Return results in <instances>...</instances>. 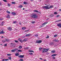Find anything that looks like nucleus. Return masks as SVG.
Returning <instances> with one entry per match:
<instances>
[{
  "label": "nucleus",
  "instance_id": "obj_54",
  "mask_svg": "<svg viewBox=\"0 0 61 61\" xmlns=\"http://www.w3.org/2000/svg\"><path fill=\"white\" fill-rule=\"evenodd\" d=\"M52 58L53 59H55V57H52Z\"/></svg>",
  "mask_w": 61,
  "mask_h": 61
},
{
  "label": "nucleus",
  "instance_id": "obj_45",
  "mask_svg": "<svg viewBox=\"0 0 61 61\" xmlns=\"http://www.w3.org/2000/svg\"><path fill=\"white\" fill-rule=\"evenodd\" d=\"M4 2H7V1L6 0H3Z\"/></svg>",
  "mask_w": 61,
  "mask_h": 61
},
{
  "label": "nucleus",
  "instance_id": "obj_50",
  "mask_svg": "<svg viewBox=\"0 0 61 61\" xmlns=\"http://www.w3.org/2000/svg\"><path fill=\"white\" fill-rule=\"evenodd\" d=\"M60 16V15H58L57 16H56V17H59V16Z\"/></svg>",
  "mask_w": 61,
  "mask_h": 61
},
{
  "label": "nucleus",
  "instance_id": "obj_32",
  "mask_svg": "<svg viewBox=\"0 0 61 61\" xmlns=\"http://www.w3.org/2000/svg\"><path fill=\"white\" fill-rule=\"evenodd\" d=\"M42 49V48H39V49L40 51H41V50Z\"/></svg>",
  "mask_w": 61,
  "mask_h": 61
},
{
  "label": "nucleus",
  "instance_id": "obj_34",
  "mask_svg": "<svg viewBox=\"0 0 61 61\" xmlns=\"http://www.w3.org/2000/svg\"><path fill=\"white\" fill-rule=\"evenodd\" d=\"M54 15H57V13L56 12H55L54 13Z\"/></svg>",
  "mask_w": 61,
  "mask_h": 61
},
{
  "label": "nucleus",
  "instance_id": "obj_18",
  "mask_svg": "<svg viewBox=\"0 0 61 61\" xmlns=\"http://www.w3.org/2000/svg\"><path fill=\"white\" fill-rule=\"evenodd\" d=\"M54 7V6L53 5H51L50 6L49 8V9H50V8H52Z\"/></svg>",
  "mask_w": 61,
  "mask_h": 61
},
{
  "label": "nucleus",
  "instance_id": "obj_60",
  "mask_svg": "<svg viewBox=\"0 0 61 61\" xmlns=\"http://www.w3.org/2000/svg\"><path fill=\"white\" fill-rule=\"evenodd\" d=\"M59 11H61V9H59Z\"/></svg>",
  "mask_w": 61,
  "mask_h": 61
},
{
  "label": "nucleus",
  "instance_id": "obj_9",
  "mask_svg": "<svg viewBox=\"0 0 61 61\" xmlns=\"http://www.w3.org/2000/svg\"><path fill=\"white\" fill-rule=\"evenodd\" d=\"M11 14L13 15H16V13L14 12H12L11 13Z\"/></svg>",
  "mask_w": 61,
  "mask_h": 61
},
{
  "label": "nucleus",
  "instance_id": "obj_25",
  "mask_svg": "<svg viewBox=\"0 0 61 61\" xmlns=\"http://www.w3.org/2000/svg\"><path fill=\"white\" fill-rule=\"evenodd\" d=\"M7 55L8 56H11V54H7Z\"/></svg>",
  "mask_w": 61,
  "mask_h": 61
},
{
  "label": "nucleus",
  "instance_id": "obj_35",
  "mask_svg": "<svg viewBox=\"0 0 61 61\" xmlns=\"http://www.w3.org/2000/svg\"><path fill=\"white\" fill-rule=\"evenodd\" d=\"M38 35L37 34L35 36V37H38Z\"/></svg>",
  "mask_w": 61,
  "mask_h": 61
},
{
  "label": "nucleus",
  "instance_id": "obj_17",
  "mask_svg": "<svg viewBox=\"0 0 61 61\" xmlns=\"http://www.w3.org/2000/svg\"><path fill=\"white\" fill-rule=\"evenodd\" d=\"M9 59H3L2 60V61H7V60H8Z\"/></svg>",
  "mask_w": 61,
  "mask_h": 61
},
{
  "label": "nucleus",
  "instance_id": "obj_53",
  "mask_svg": "<svg viewBox=\"0 0 61 61\" xmlns=\"http://www.w3.org/2000/svg\"><path fill=\"white\" fill-rule=\"evenodd\" d=\"M2 42H3V43H5V41H2Z\"/></svg>",
  "mask_w": 61,
  "mask_h": 61
},
{
  "label": "nucleus",
  "instance_id": "obj_33",
  "mask_svg": "<svg viewBox=\"0 0 61 61\" xmlns=\"http://www.w3.org/2000/svg\"><path fill=\"white\" fill-rule=\"evenodd\" d=\"M3 20V18H0V20Z\"/></svg>",
  "mask_w": 61,
  "mask_h": 61
},
{
  "label": "nucleus",
  "instance_id": "obj_6",
  "mask_svg": "<svg viewBox=\"0 0 61 61\" xmlns=\"http://www.w3.org/2000/svg\"><path fill=\"white\" fill-rule=\"evenodd\" d=\"M7 29L9 30V31H11L12 30V28L10 27H8L7 28Z\"/></svg>",
  "mask_w": 61,
  "mask_h": 61
},
{
  "label": "nucleus",
  "instance_id": "obj_27",
  "mask_svg": "<svg viewBox=\"0 0 61 61\" xmlns=\"http://www.w3.org/2000/svg\"><path fill=\"white\" fill-rule=\"evenodd\" d=\"M19 61H23V59L20 58V60H19Z\"/></svg>",
  "mask_w": 61,
  "mask_h": 61
},
{
  "label": "nucleus",
  "instance_id": "obj_21",
  "mask_svg": "<svg viewBox=\"0 0 61 61\" xmlns=\"http://www.w3.org/2000/svg\"><path fill=\"white\" fill-rule=\"evenodd\" d=\"M5 41H7V42H9V40L8 39H5Z\"/></svg>",
  "mask_w": 61,
  "mask_h": 61
},
{
  "label": "nucleus",
  "instance_id": "obj_47",
  "mask_svg": "<svg viewBox=\"0 0 61 61\" xmlns=\"http://www.w3.org/2000/svg\"><path fill=\"white\" fill-rule=\"evenodd\" d=\"M15 41L16 42V43H17L18 42V41H16V40H15Z\"/></svg>",
  "mask_w": 61,
  "mask_h": 61
},
{
  "label": "nucleus",
  "instance_id": "obj_4",
  "mask_svg": "<svg viewBox=\"0 0 61 61\" xmlns=\"http://www.w3.org/2000/svg\"><path fill=\"white\" fill-rule=\"evenodd\" d=\"M18 50V49H15L14 50H12L11 51V52H15L16 51H17V50Z\"/></svg>",
  "mask_w": 61,
  "mask_h": 61
},
{
  "label": "nucleus",
  "instance_id": "obj_63",
  "mask_svg": "<svg viewBox=\"0 0 61 61\" xmlns=\"http://www.w3.org/2000/svg\"><path fill=\"white\" fill-rule=\"evenodd\" d=\"M4 22H2V24H3V23H4Z\"/></svg>",
  "mask_w": 61,
  "mask_h": 61
},
{
  "label": "nucleus",
  "instance_id": "obj_20",
  "mask_svg": "<svg viewBox=\"0 0 61 61\" xmlns=\"http://www.w3.org/2000/svg\"><path fill=\"white\" fill-rule=\"evenodd\" d=\"M18 7L19 8H22V7H23V6L22 5H20L18 6Z\"/></svg>",
  "mask_w": 61,
  "mask_h": 61
},
{
  "label": "nucleus",
  "instance_id": "obj_59",
  "mask_svg": "<svg viewBox=\"0 0 61 61\" xmlns=\"http://www.w3.org/2000/svg\"><path fill=\"white\" fill-rule=\"evenodd\" d=\"M26 48L27 49H29V47H27Z\"/></svg>",
  "mask_w": 61,
  "mask_h": 61
},
{
  "label": "nucleus",
  "instance_id": "obj_61",
  "mask_svg": "<svg viewBox=\"0 0 61 61\" xmlns=\"http://www.w3.org/2000/svg\"><path fill=\"white\" fill-rule=\"evenodd\" d=\"M40 59H41V60H43V59L41 58H40Z\"/></svg>",
  "mask_w": 61,
  "mask_h": 61
},
{
  "label": "nucleus",
  "instance_id": "obj_56",
  "mask_svg": "<svg viewBox=\"0 0 61 61\" xmlns=\"http://www.w3.org/2000/svg\"><path fill=\"white\" fill-rule=\"evenodd\" d=\"M19 24H20V25H21V21L20 22Z\"/></svg>",
  "mask_w": 61,
  "mask_h": 61
},
{
  "label": "nucleus",
  "instance_id": "obj_64",
  "mask_svg": "<svg viewBox=\"0 0 61 61\" xmlns=\"http://www.w3.org/2000/svg\"><path fill=\"white\" fill-rule=\"evenodd\" d=\"M24 9H25L24 8H23V10H24Z\"/></svg>",
  "mask_w": 61,
  "mask_h": 61
},
{
  "label": "nucleus",
  "instance_id": "obj_2",
  "mask_svg": "<svg viewBox=\"0 0 61 61\" xmlns=\"http://www.w3.org/2000/svg\"><path fill=\"white\" fill-rule=\"evenodd\" d=\"M49 50V49H44L42 52V53H46V52H47L48 51V50Z\"/></svg>",
  "mask_w": 61,
  "mask_h": 61
},
{
  "label": "nucleus",
  "instance_id": "obj_31",
  "mask_svg": "<svg viewBox=\"0 0 61 61\" xmlns=\"http://www.w3.org/2000/svg\"><path fill=\"white\" fill-rule=\"evenodd\" d=\"M56 52L55 51H51V53H55Z\"/></svg>",
  "mask_w": 61,
  "mask_h": 61
},
{
  "label": "nucleus",
  "instance_id": "obj_5",
  "mask_svg": "<svg viewBox=\"0 0 61 61\" xmlns=\"http://www.w3.org/2000/svg\"><path fill=\"white\" fill-rule=\"evenodd\" d=\"M42 42V41L40 40L36 41V43H38V44H39L40 43H41Z\"/></svg>",
  "mask_w": 61,
  "mask_h": 61
},
{
  "label": "nucleus",
  "instance_id": "obj_43",
  "mask_svg": "<svg viewBox=\"0 0 61 61\" xmlns=\"http://www.w3.org/2000/svg\"><path fill=\"white\" fill-rule=\"evenodd\" d=\"M29 54L30 55H33V53H29Z\"/></svg>",
  "mask_w": 61,
  "mask_h": 61
},
{
  "label": "nucleus",
  "instance_id": "obj_41",
  "mask_svg": "<svg viewBox=\"0 0 61 61\" xmlns=\"http://www.w3.org/2000/svg\"><path fill=\"white\" fill-rule=\"evenodd\" d=\"M60 21H61V20H60L58 21H56V22H60Z\"/></svg>",
  "mask_w": 61,
  "mask_h": 61
},
{
  "label": "nucleus",
  "instance_id": "obj_3",
  "mask_svg": "<svg viewBox=\"0 0 61 61\" xmlns=\"http://www.w3.org/2000/svg\"><path fill=\"white\" fill-rule=\"evenodd\" d=\"M48 7H49V6H43L42 8H44V9H49V8Z\"/></svg>",
  "mask_w": 61,
  "mask_h": 61
},
{
  "label": "nucleus",
  "instance_id": "obj_58",
  "mask_svg": "<svg viewBox=\"0 0 61 61\" xmlns=\"http://www.w3.org/2000/svg\"><path fill=\"white\" fill-rule=\"evenodd\" d=\"M55 41L56 42H58V41L56 40H55Z\"/></svg>",
  "mask_w": 61,
  "mask_h": 61
},
{
  "label": "nucleus",
  "instance_id": "obj_19",
  "mask_svg": "<svg viewBox=\"0 0 61 61\" xmlns=\"http://www.w3.org/2000/svg\"><path fill=\"white\" fill-rule=\"evenodd\" d=\"M34 12H36V13H38V11L37 10H33Z\"/></svg>",
  "mask_w": 61,
  "mask_h": 61
},
{
  "label": "nucleus",
  "instance_id": "obj_52",
  "mask_svg": "<svg viewBox=\"0 0 61 61\" xmlns=\"http://www.w3.org/2000/svg\"><path fill=\"white\" fill-rule=\"evenodd\" d=\"M5 46H7V44H5L4 45Z\"/></svg>",
  "mask_w": 61,
  "mask_h": 61
},
{
  "label": "nucleus",
  "instance_id": "obj_23",
  "mask_svg": "<svg viewBox=\"0 0 61 61\" xmlns=\"http://www.w3.org/2000/svg\"><path fill=\"white\" fill-rule=\"evenodd\" d=\"M19 49H21V48H22V46H20L19 47Z\"/></svg>",
  "mask_w": 61,
  "mask_h": 61
},
{
  "label": "nucleus",
  "instance_id": "obj_42",
  "mask_svg": "<svg viewBox=\"0 0 61 61\" xmlns=\"http://www.w3.org/2000/svg\"><path fill=\"white\" fill-rule=\"evenodd\" d=\"M31 23L32 24H35V21H32L31 22Z\"/></svg>",
  "mask_w": 61,
  "mask_h": 61
},
{
  "label": "nucleus",
  "instance_id": "obj_11",
  "mask_svg": "<svg viewBox=\"0 0 61 61\" xmlns=\"http://www.w3.org/2000/svg\"><path fill=\"white\" fill-rule=\"evenodd\" d=\"M57 26H60V27H61V24H58L57 25Z\"/></svg>",
  "mask_w": 61,
  "mask_h": 61
},
{
  "label": "nucleus",
  "instance_id": "obj_57",
  "mask_svg": "<svg viewBox=\"0 0 61 61\" xmlns=\"http://www.w3.org/2000/svg\"><path fill=\"white\" fill-rule=\"evenodd\" d=\"M0 5H2V3L0 2Z\"/></svg>",
  "mask_w": 61,
  "mask_h": 61
},
{
  "label": "nucleus",
  "instance_id": "obj_14",
  "mask_svg": "<svg viewBox=\"0 0 61 61\" xmlns=\"http://www.w3.org/2000/svg\"><path fill=\"white\" fill-rule=\"evenodd\" d=\"M30 35H31L30 34H26L25 35V36H30Z\"/></svg>",
  "mask_w": 61,
  "mask_h": 61
},
{
  "label": "nucleus",
  "instance_id": "obj_39",
  "mask_svg": "<svg viewBox=\"0 0 61 61\" xmlns=\"http://www.w3.org/2000/svg\"><path fill=\"white\" fill-rule=\"evenodd\" d=\"M42 26L41 25H40L39 27V28H41V27H43V26Z\"/></svg>",
  "mask_w": 61,
  "mask_h": 61
},
{
  "label": "nucleus",
  "instance_id": "obj_36",
  "mask_svg": "<svg viewBox=\"0 0 61 61\" xmlns=\"http://www.w3.org/2000/svg\"><path fill=\"white\" fill-rule=\"evenodd\" d=\"M21 39H21L19 38L18 39V41H20H20Z\"/></svg>",
  "mask_w": 61,
  "mask_h": 61
},
{
  "label": "nucleus",
  "instance_id": "obj_15",
  "mask_svg": "<svg viewBox=\"0 0 61 61\" xmlns=\"http://www.w3.org/2000/svg\"><path fill=\"white\" fill-rule=\"evenodd\" d=\"M19 54L18 53H15V55L16 56H19Z\"/></svg>",
  "mask_w": 61,
  "mask_h": 61
},
{
  "label": "nucleus",
  "instance_id": "obj_8",
  "mask_svg": "<svg viewBox=\"0 0 61 61\" xmlns=\"http://www.w3.org/2000/svg\"><path fill=\"white\" fill-rule=\"evenodd\" d=\"M47 23H48V22H45L43 24H42V25H46V24H47Z\"/></svg>",
  "mask_w": 61,
  "mask_h": 61
},
{
  "label": "nucleus",
  "instance_id": "obj_62",
  "mask_svg": "<svg viewBox=\"0 0 61 61\" xmlns=\"http://www.w3.org/2000/svg\"><path fill=\"white\" fill-rule=\"evenodd\" d=\"M1 38H4V36H2Z\"/></svg>",
  "mask_w": 61,
  "mask_h": 61
},
{
  "label": "nucleus",
  "instance_id": "obj_24",
  "mask_svg": "<svg viewBox=\"0 0 61 61\" xmlns=\"http://www.w3.org/2000/svg\"><path fill=\"white\" fill-rule=\"evenodd\" d=\"M29 52H33V53H34V51H33L29 50Z\"/></svg>",
  "mask_w": 61,
  "mask_h": 61
},
{
  "label": "nucleus",
  "instance_id": "obj_22",
  "mask_svg": "<svg viewBox=\"0 0 61 61\" xmlns=\"http://www.w3.org/2000/svg\"><path fill=\"white\" fill-rule=\"evenodd\" d=\"M24 4L25 5H27V2H24Z\"/></svg>",
  "mask_w": 61,
  "mask_h": 61
},
{
  "label": "nucleus",
  "instance_id": "obj_38",
  "mask_svg": "<svg viewBox=\"0 0 61 61\" xmlns=\"http://www.w3.org/2000/svg\"><path fill=\"white\" fill-rule=\"evenodd\" d=\"M7 13H8V14H10V12L9 11H7Z\"/></svg>",
  "mask_w": 61,
  "mask_h": 61
},
{
  "label": "nucleus",
  "instance_id": "obj_51",
  "mask_svg": "<svg viewBox=\"0 0 61 61\" xmlns=\"http://www.w3.org/2000/svg\"><path fill=\"white\" fill-rule=\"evenodd\" d=\"M57 35H54V37H55L57 36Z\"/></svg>",
  "mask_w": 61,
  "mask_h": 61
},
{
  "label": "nucleus",
  "instance_id": "obj_13",
  "mask_svg": "<svg viewBox=\"0 0 61 61\" xmlns=\"http://www.w3.org/2000/svg\"><path fill=\"white\" fill-rule=\"evenodd\" d=\"M57 55V54H54L51 55V56H55Z\"/></svg>",
  "mask_w": 61,
  "mask_h": 61
},
{
  "label": "nucleus",
  "instance_id": "obj_46",
  "mask_svg": "<svg viewBox=\"0 0 61 61\" xmlns=\"http://www.w3.org/2000/svg\"><path fill=\"white\" fill-rule=\"evenodd\" d=\"M8 58L9 59H10V60H11V57H8Z\"/></svg>",
  "mask_w": 61,
  "mask_h": 61
},
{
  "label": "nucleus",
  "instance_id": "obj_1",
  "mask_svg": "<svg viewBox=\"0 0 61 61\" xmlns=\"http://www.w3.org/2000/svg\"><path fill=\"white\" fill-rule=\"evenodd\" d=\"M30 17L32 18H37L38 17L37 15L36 14H34L31 15Z\"/></svg>",
  "mask_w": 61,
  "mask_h": 61
},
{
  "label": "nucleus",
  "instance_id": "obj_40",
  "mask_svg": "<svg viewBox=\"0 0 61 61\" xmlns=\"http://www.w3.org/2000/svg\"><path fill=\"white\" fill-rule=\"evenodd\" d=\"M49 37V36H47V37L46 38H48Z\"/></svg>",
  "mask_w": 61,
  "mask_h": 61
},
{
  "label": "nucleus",
  "instance_id": "obj_26",
  "mask_svg": "<svg viewBox=\"0 0 61 61\" xmlns=\"http://www.w3.org/2000/svg\"><path fill=\"white\" fill-rule=\"evenodd\" d=\"M23 42H25V41H27V40L26 39H24L23 40Z\"/></svg>",
  "mask_w": 61,
  "mask_h": 61
},
{
  "label": "nucleus",
  "instance_id": "obj_37",
  "mask_svg": "<svg viewBox=\"0 0 61 61\" xmlns=\"http://www.w3.org/2000/svg\"><path fill=\"white\" fill-rule=\"evenodd\" d=\"M50 16L51 17H52L54 16V15H50Z\"/></svg>",
  "mask_w": 61,
  "mask_h": 61
},
{
  "label": "nucleus",
  "instance_id": "obj_44",
  "mask_svg": "<svg viewBox=\"0 0 61 61\" xmlns=\"http://www.w3.org/2000/svg\"><path fill=\"white\" fill-rule=\"evenodd\" d=\"M13 24H15V23H16V21H14L13 22Z\"/></svg>",
  "mask_w": 61,
  "mask_h": 61
},
{
  "label": "nucleus",
  "instance_id": "obj_10",
  "mask_svg": "<svg viewBox=\"0 0 61 61\" xmlns=\"http://www.w3.org/2000/svg\"><path fill=\"white\" fill-rule=\"evenodd\" d=\"M6 18H10V15H8L7 17H6Z\"/></svg>",
  "mask_w": 61,
  "mask_h": 61
},
{
  "label": "nucleus",
  "instance_id": "obj_48",
  "mask_svg": "<svg viewBox=\"0 0 61 61\" xmlns=\"http://www.w3.org/2000/svg\"><path fill=\"white\" fill-rule=\"evenodd\" d=\"M29 30H25V32H28V31H29Z\"/></svg>",
  "mask_w": 61,
  "mask_h": 61
},
{
  "label": "nucleus",
  "instance_id": "obj_28",
  "mask_svg": "<svg viewBox=\"0 0 61 61\" xmlns=\"http://www.w3.org/2000/svg\"><path fill=\"white\" fill-rule=\"evenodd\" d=\"M18 52H22V51L20 50H18Z\"/></svg>",
  "mask_w": 61,
  "mask_h": 61
},
{
  "label": "nucleus",
  "instance_id": "obj_29",
  "mask_svg": "<svg viewBox=\"0 0 61 61\" xmlns=\"http://www.w3.org/2000/svg\"><path fill=\"white\" fill-rule=\"evenodd\" d=\"M12 4H15L16 3L15 2H11Z\"/></svg>",
  "mask_w": 61,
  "mask_h": 61
},
{
  "label": "nucleus",
  "instance_id": "obj_7",
  "mask_svg": "<svg viewBox=\"0 0 61 61\" xmlns=\"http://www.w3.org/2000/svg\"><path fill=\"white\" fill-rule=\"evenodd\" d=\"M24 56H25L24 55H20V56H19V57L21 58H24Z\"/></svg>",
  "mask_w": 61,
  "mask_h": 61
},
{
  "label": "nucleus",
  "instance_id": "obj_30",
  "mask_svg": "<svg viewBox=\"0 0 61 61\" xmlns=\"http://www.w3.org/2000/svg\"><path fill=\"white\" fill-rule=\"evenodd\" d=\"M20 42H21V43H23V42H24V41L23 40L21 39Z\"/></svg>",
  "mask_w": 61,
  "mask_h": 61
},
{
  "label": "nucleus",
  "instance_id": "obj_49",
  "mask_svg": "<svg viewBox=\"0 0 61 61\" xmlns=\"http://www.w3.org/2000/svg\"><path fill=\"white\" fill-rule=\"evenodd\" d=\"M53 42H51V43L50 44L51 45H52L53 44Z\"/></svg>",
  "mask_w": 61,
  "mask_h": 61
},
{
  "label": "nucleus",
  "instance_id": "obj_55",
  "mask_svg": "<svg viewBox=\"0 0 61 61\" xmlns=\"http://www.w3.org/2000/svg\"><path fill=\"white\" fill-rule=\"evenodd\" d=\"M8 6H10V5H10V4H8Z\"/></svg>",
  "mask_w": 61,
  "mask_h": 61
},
{
  "label": "nucleus",
  "instance_id": "obj_16",
  "mask_svg": "<svg viewBox=\"0 0 61 61\" xmlns=\"http://www.w3.org/2000/svg\"><path fill=\"white\" fill-rule=\"evenodd\" d=\"M5 32L3 31H2L0 32V34H4Z\"/></svg>",
  "mask_w": 61,
  "mask_h": 61
},
{
  "label": "nucleus",
  "instance_id": "obj_12",
  "mask_svg": "<svg viewBox=\"0 0 61 61\" xmlns=\"http://www.w3.org/2000/svg\"><path fill=\"white\" fill-rule=\"evenodd\" d=\"M26 28L25 27H23L22 28V30H25V29H26Z\"/></svg>",
  "mask_w": 61,
  "mask_h": 61
}]
</instances>
